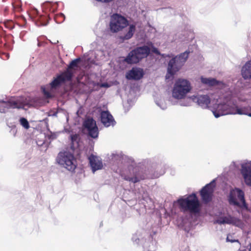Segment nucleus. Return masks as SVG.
<instances>
[{"mask_svg":"<svg viewBox=\"0 0 251 251\" xmlns=\"http://www.w3.org/2000/svg\"><path fill=\"white\" fill-rule=\"evenodd\" d=\"M151 52L156 55H160L163 57H171L170 55L161 54L158 50L151 43L150 46L144 45L134 48L128 53L124 61L127 64H137L149 56Z\"/></svg>","mask_w":251,"mask_h":251,"instance_id":"obj_1","label":"nucleus"},{"mask_svg":"<svg viewBox=\"0 0 251 251\" xmlns=\"http://www.w3.org/2000/svg\"><path fill=\"white\" fill-rule=\"evenodd\" d=\"M180 209L183 211L198 213L200 211V203L195 193L189 195L185 199L181 198L177 201Z\"/></svg>","mask_w":251,"mask_h":251,"instance_id":"obj_2","label":"nucleus"},{"mask_svg":"<svg viewBox=\"0 0 251 251\" xmlns=\"http://www.w3.org/2000/svg\"><path fill=\"white\" fill-rule=\"evenodd\" d=\"M70 75H67L64 72L49 84L45 86H42L41 89L45 96L47 98H50L53 97V93L54 91L61 85V84L66 81H71Z\"/></svg>","mask_w":251,"mask_h":251,"instance_id":"obj_3","label":"nucleus"},{"mask_svg":"<svg viewBox=\"0 0 251 251\" xmlns=\"http://www.w3.org/2000/svg\"><path fill=\"white\" fill-rule=\"evenodd\" d=\"M189 53V52L186 51L178 56H176L170 60L167 69L168 73L166 76V78H169V75L171 76H173L181 69L186 61Z\"/></svg>","mask_w":251,"mask_h":251,"instance_id":"obj_4","label":"nucleus"},{"mask_svg":"<svg viewBox=\"0 0 251 251\" xmlns=\"http://www.w3.org/2000/svg\"><path fill=\"white\" fill-rule=\"evenodd\" d=\"M57 162L70 171H74L76 167V161L74 155L69 151L60 152L56 158Z\"/></svg>","mask_w":251,"mask_h":251,"instance_id":"obj_5","label":"nucleus"},{"mask_svg":"<svg viewBox=\"0 0 251 251\" xmlns=\"http://www.w3.org/2000/svg\"><path fill=\"white\" fill-rule=\"evenodd\" d=\"M190 82L183 79H178L175 84L173 90V96L177 99H181L190 91Z\"/></svg>","mask_w":251,"mask_h":251,"instance_id":"obj_6","label":"nucleus"},{"mask_svg":"<svg viewBox=\"0 0 251 251\" xmlns=\"http://www.w3.org/2000/svg\"><path fill=\"white\" fill-rule=\"evenodd\" d=\"M128 25L127 20L118 14H114L110 18L109 29L112 33L122 31Z\"/></svg>","mask_w":251,"mask_h":251,"instance_id":"obj_7","label":"nucleus"},{"mask_svg":"<svg viewBox=\"0 0 251 251\" xmlns=\"http://www.w3.org/2000/svg\"><path fill=\"white\" fill-rule=\"evenodd\" d=\"M215 186V181L213 180L210 183L202 187L200 191L201 200L204 203L207 204L212 201Z\"/></svg>","mask_w":251,"mask_h":251,"instance_id":"obj_8","label":"nucleus"},{"mask_svg":"<svg viewBox=\"0 0 251 251\" xmlns=\"http://www.w3.org/2000/svg\"><path fill=\"white\" fill-rule=\"evenodd\" d=\"M237 200L240 201L243 205H246L244 192L238 188H235L230 191L228 201L230 204L239 206Z\"/></svg>","mask_w":251,"mask_h":251,"instance_id":"obj_9","label":"nucleus"},{"mask_svg":"<svg viewBox=\"0 0 251 251\" xmlns=\"http://www.w3.org/2000/svg\"><path fill=\"white\" fill-rule=\"evenodd\" d=\"M84 126L87 128L89 135L93 138L98 137V128L96 121L93 118H88L84 122Z\"/></svg>","mask_w":251,"mask_h":251,"instance_id":"obj_10","label":"nucleus"},{"mask_svg":"<svg viewBox=\"0 0 251 251\" xmlns=\"http://www.w3.org/2000/svg\"><path fill=\"white\" fill-rule=\"evenodd\" d=\"M135 168L130 166L126 172L122 173L121 176L125 180L131 181L134 183L139 182L141 180L143 179L144 178L142 177H139L135 175Z\"/></svg>","mask_w":251,"mask_h":251,"instance_id":"obj_11","label":"nucleus"},{"mask_svg":"<svg viewBox=\"0 0 251 251\" xmlns=\"http://www.w3.org/2000/svg\"><path fill=\"white\" fill-rule=\"evenodd\" d=\"M100 120L103 125L106 127L113 126L116 123L113 117L108 111H101Z\"/></svg>","mask_w":251,"mask_h":251,"instance_id":"obj_12","label":"nucleus"},{"mask_svg":"<svg viewBox=\"0 0 251 251\" xmlns=\"http://www.w3.org/2000/svg\"><path fill=\"white\" fill-rule=\"evenodd\" d=\"M241 173L244 179L245 183L251 186V165L244 164L242 166Z\"/></svg>","mask_w":251,"mask_h":251,"instance_id":"obj_13","label":"nucleus"},{"mask_svg":"<svg viewBox=\"0 0 251 251\" xmlns=\"http://www.w3.org/2000/svg\"><path fill=\"white\" fill-rule=\"evenodd\" d=\"M88 159L93 173L97 170L102 169L103 167L102 160L98 156L91 154L89 157Z\"/></svg>","mask_w":251,"mask_h":251,"instance_id":"obj_14","label":"nucleus"},{"mask_svg":"<svg viewBox=\"0 0 251 251\" xmlns=\"http://www.w3.org/2000/svg\"><path fill=\"white\" fill-rule=\"evenodd\" d=\"M143 70L139 68H133L126 75V78L129 80H139L143 76Z\"/></svg>","mask_w":251,"mask_h":251,"instance_id":"obj_15","label":"nucleus"},{"mask_svg":"<svg viewBox=\"0 0 251 251\" xmlns=\"http://www.w3.org/2000/svg\"><path fill=\"white\" fill-rule=\"evenodd\" d=\"M80 62V58H77L72 60L67 69L64 72L67 75H70V78L72 79L75 71L78 68V63Z\"/></svg>","mask_w":251,"mask_h":251,"instance_id":"obj_16","label":"nucleus"},{"mask_svg":"<svg viewBox=\"0 0 251 251\" xmlns=\"http://www.w3.org/2000/svg\"><path fill=\"white\" fill-rule=\"evenodd\" d=\"M194 100L203 108H206L210 102V99L207 95H200L194 99Z\"/></svg>","mask_w":251,"mask_h":251,"instance_id":"obj_17","label":"nucleus"},{"mask_svg":"<svg viewBox=\"0 0 251 251\" xmlns=\"http://www.w3.org/2000/svg\"><path fill=\"white\" fill-rule=\"evenodd\" d=\"M241 74L245 79L251 78V59L247 62L243 66Z\"/></svg>","mask_w":251,"mask_h":251,"instance_id":"obj_18","label":"nucleus"},{"mask_svg":"<svg viewBox=\"0 0 251 251\" xmlns=\"http://www.w3.org/2000/svg\"><path fill=\"white\" fill-rule=\"evenodd\" d=\"M136 30V26L134 25H130L127 31L124 35H121L120 36V39L123 41L127 40L131 38Z\"/></svg>","mask_w":251,"mask_h":251,"instance_id":"obj_19","label":"nucleus"},{"mask_svg":"<svg viewBox=\"0 0 251 251\" xmlns=\"http://www.w3.org/2000/svg\"><path fill=\"white\" fill-rule=\"evenodd\" d=\"M8 109H21L24 107V104L19 100H10L7 101Z\"/></svg>","mask_w":251,"mask_h":251,"instance_id":"obj_20","label":"nucleus"},{"mask_svg":"<svg viewBox=\"0 0 251 251\" xmlns=\"http://www.w3.org/2000/svg\"><path fill=\"white\" fill-rule=\"evenodd\" d=\"M201 81L202 83L206 84L209 86H214L218 85L221 82L217 80L214 78H204L201 77Z\"/></svg>","mask_w":251,"mask_h":251,"instance_id":"obj_21","label":"nucleus"},{"mask_svg":"<svg viewBox=\"0 0 251 251\" xmlns=\"http://www.w3.org/2000/svg\"><path fill=\"white\" fill-rule=\"evenodd\" d=\"M251 110V107H244L243 108H239L236 107V111L234 112H232V114H238L240 115H247L248 116V114L249 113V111Z\"/></svg>","mask_w":251,"mask_h":251,"instance_id":"obj_22","label":"nucleus"},{"mask_svg":"<svg viewBox=\"0 0 251 251\" xmlns=\"http://www.w3.org/2000/svg\"><path fill=\"white\" fill-rule=\"evenodd\" d=\"M230 225H232L237 227H242L243 226V223L241 220L231 216Z\"/></svg>","mask_w":251,"mask_h":251,"instance_id":"obj_23","label":"nucleus"},{"mask_svg":"<svg viewBox=\"0 0 251 251\" xmlns=\"http://www.w3.org/2000/svg\"><path fill=\"white\" fill-rule=\"evenodd\" d=\"M230 225H232L237 227H242L243 226V223L241 220L231 216Z\"/></svg>","mask_w":251,"mask_h":251,"instance_id":"obj_24","label":"nucleus"},{"mask_svg":"<svg viewBox=\"0 0 251 251\" xmlns=\"http://www.w3.org/2000/svg\"><path fill=\"white\" fill-rule=\"evenodd\" d=\"M231 217V216L221 217L217 221V223L221 225L225 224L230 225Z\"/></svg>","mask_w":251,"mask_h":251,"instance_id":"obj_25","label":"nucleus"},{"mask_svg":"<svg viewBox=\"0 0 251 251\" xmlns=\"http://www.w3.org/2000/svg\"><path fill=\"white\" fill-rule=\"evenodd\" d=\"M71 140L72 143V146H75L76 144L77 146L78 145L79 141V136L78 134H75L71 135Z\"/></svg>","mask_w":251,"mask_h":251,"instance_id":"obj_26","label":"nucleus"},{"mask_svg":"<svg viewBox=\"0 0 251 251\" xmlns=\"http://www.w3.org/2000/svg\"><path fill=\"white\" fill-rule=\"evenodd\" d=\"M8 109L7 101L0 102V112L5 113Z\"/></svg>","mask_w":251,"mask_h":251,"instance_id":"obj_27","label":"nucleus"},{"mask_svg":"<svg viewBox=\"0 0 251 251\" xmlns=\"http://www.w3.org/2000/svg\"><path fill=\"white\" fill-rule=\"evenodd\" d=\"M20 124L25 129L29 128V125L27 120L25 118H21L20 119Z\"/></svg>","mask_w":251,"mask_h":251,"instance_id":"obj_28","label":"nucleus"},{"mask_svg":"<svg viewBox=\"0 0 251 251\" xmlns=\"http://www.w3.org/2000/svg\"><path fill=\"white\" fill-rule=\"evenodd\" d=\"M4 25L6 28L9 29H12L14 27V23L11 20H8L4 22Z\"/></svg>","mask_w":251,"mask_h":251,"instance_id":"obj_29","label":"nucleus"},{"mask_svg":"<svg viewBox=\"0 0 251 251\" xmlns=\"http://www.w3.org/2000/svg\"><path fill=\"white\" fill-rule=\"evenodd\" d=\"M230 236H231L230 235H227V237H226V241L227 242H231V243H233V242H238L239 243V241L238 240H232V239H230Z\"/></svg>","mask_w":251,"mask_h":251,"instance_id":"obj_30","label":"nucleus"},{"mask_svg":"<svg viewBox=\"0 0 251 251\" xmlns=\"http://www.w3.org/2000/svg\"><path fill=\"white\" fill-rule=\"evenodd\" d=\"M213 114H214V116L216 118H218V117H220L221 116L224 115L223 113H217L216 111H213Z\"/></svg>","mask_w":251,"mask_h":251,"instance_id":"obj_31","label":"nucleus"},{"mask_svg":"<svg viewBox=\"0 0 251 251\" xmlns=\"http://www.w3.org/2000/svg\"><path fill=\"white\" fill-rule=\"evenodd\" d=\"M242 251H250V249H245V250H242Z\"/></svg>","mask_w":251,"mask_h":251,"instance_id":"obj_32","label":"nucleus"},{"mask_svg":"<svg viewBox=\"0 0 251 251\" xmlns=\"http://www.w3.org/2000/svg\"><path fill=\"white\" fill-rule=\"evenodd\" d=\"M248 116L251 117V112L248 114Z\"/></svg>","mask_w":251,"mask_h":251,"instance_id":"obj_33","label":"nucleus"},{"mask_svg":"<svg viewBox=\"0 0 251 251\" xmlns=\"http://www.w3.org/2000/svg\"><path fill=\"white\" fill-rule=\"evenodd\" d=\"M20 9H21V7H19L18 8V10H18V11H20Z\"/></svg>","mask_w":251,"mask_h":251,"instance_id":"obj_34","label":"nucleus"},{"mask_svg":"<svg viewBox=\"0 0 251 251\" xmlns=\"http://www.w3.org/2000/svg\"><path fill=\"white\" fill-rule=\"evenodd\" d=\"M250 249H251V243L250 244Z\"/></svg>","mask_w":251,"mask_h":251,"instance_id":"obj_35","label":"nucleus"},{"mask_svg":"<svg viewBox=\"0 0 251 251\" xmlns=\"http://www.w3.org/2000/svg\"><path fill=\"white\" fill-rule=\"evenodd\" d=\"M102 85L103 86H105V84H103Z\"/></svg>","mask_w":251,"mask_h":251,"instance_id":"obj_36","label":"nucleus"}]
</instances>
